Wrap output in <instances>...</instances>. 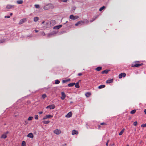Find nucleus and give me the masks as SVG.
Listing matches in <instances>:
<instances>
[{"instance_id":"obj_1","label":"nucleus","mask_w":146,"mask_h":146,"mask_svg":"<svg viewBox=\"0 0 146 146\" xmlns=\"http://www.w3.org/2000/svg\"><path fill=\"white\" fill-rule=\"evenodd\" d=\"M143 65V63L140 61H135L133 62L131 65L132 67H138Z\"/></svg>"},{"instance_id":"obj_2","label":"nucleus","mask_w":146,"mask_h":146,"mask_svg":"<svg viewBox=\"0 0 146 146\" xmlns=\"http://www.w3.org/2000/svg\"><path fill=\"white\" fill-rule=\"evenodd\" d=\"M54 7V6L52 4L49 3L45 6L43 8L45 10H47L50 9H52Z\"/></svg>"},{"instance_id":"obj_3","label":"nucleus","mask_w":146,"mask_h":146,"mask_svg":"<svg viewBox=\"0 0 146 146\" xmlns=\"http://www.w3.org/2000/svg\"><path fill=\"white\" fill-rule=\"evenodd\" d=\"M54 133L57 135H58L61 133V131L58 129H56L54 131Z\"/></svg>"},{"instance_id":"obj_4","label":"nucleus","mask_w":146,"mask_h":146,"mask_svg":"<svg viewBox=\"0 0 146 146\" xmlns=\"http://www.w3.org/2000/svg\"><path fill=\"white\" fill-rule=\"evenodd\" d=\"M53 117V115H46L43 117V119L44 120L48 118H51Z\"/></svg>"},{"instance_id":"obj_5","label":"nucleus","mask_w":146,"mask_h":146,"mask_svg":"<svg viewBox=\"0 0 146 146\" xmlns=\"http://www.w3.org/2000/svg\"><path fill=\"white\" fill-rule=\"evenodd\" d=\"M79 18L78 16H74L73 15H71L70 16V19L72 20H75Z\"/></svg>"},{"instance_id":"obj_6","label":"nucleus","mask_w":146,"mask_h":146,"mask_svg":"<svg viewBox=\"0 0 146 146\" xmlns=\"http://www.w3.org/2000/svg\"><path fill=\"white\" fill-rule=\"evenodd\" d=\"M27 19L26 18H23L21 20L19 23V25H21L27 21Z\"/></svg>"},{"instance_id":"obj_7","label":"nucleus","mask_w":146,"mask_h":146,"mask_svg":"<svg viewBox=\"0 0 146 146\" xmlns=\"http://www.w3.org/2000/svg\"><path fill=\"white\" fill-rule=\"evenodd\" d=\"M62 96L61 97V99L62 100H64L66 97V95L64 92H62L61 93Z\"/></svg>"},{"instance_id":"obj_8","label":"nucleus","mask_w":146,"mask_h":146,"mask_svg":"<svg viewBox=\"0 0 146 146\" xmlns=\"http://www.w3.org/2000/svg\"><path fill=\"white\" fill-rule=\"evenodd\" d=\"M55 108V106L54 104H52L46 107V108L48 109L49 108L51 109H53Z\"/></svg>"},{"instance_id":"obj_9","label":"nucleus","mask_w":146,"mask_h":146,"mask_svg":"<svg viewBox=\"0 0 146 146\" xmlns=\"http://www.w3.org/2000/svg\"><path fill=\"white\" fill-rule=\"evenodd\" d=\"M126 74L125 73H122L119 74V78H121L123 77H124L126 76Z\"/></svg>"},{"instance_id":"obj_10","label":"nucleus","mask_w":146,"mask_h":146,"mask_svg":"<svg viewBox=\"0 0 146 146\" xmlns=\"http://www.w3.org/2000/svg\"><path fill=\"white\" fill-rule=\"evenodd\" d=\"M72 112L70 111L66 115V117H71L72 115Z\"/></svg>"},{"instance_id":"obj_11","label":"nucleus","mask_w":146,"mask_h":146,"mask_svg":"<svg viewBox=\"0 0 146 146\" xmlns=\"http://www.w3.org/2000/svg\"><path fill=\"white\" fill-rule=\"evenodd\" d=\"M55 21L54 20H51L49 21L50 26H53L55 23Z\"/></svg>"},{"instance_id":"obj_12","label":"nucleus","mask_w":146,"mask_h":146,"mask_svg":"<svg viewBox=\"0 0 146 146\" xmlns=\"http://www.w3.org/2000/svg\"><path fill=\"white\" fill-rule=\"evenodd\" d=\"M8 133V132H6V133H5V134H3L2 135H1V138H4V139H5L7 137V134Z\"/></svg>"},{"instance_id":"obj_13","label":"nucleus","mask_w":146,"mask_h":146,"mask_svg":"<svg viewBox=\"0 0 146 146\" xmlns=\"http://www.w3.org/2000/svg\"><path fill=\"white\" fill-rule=\"evenodd\" d=\"M14 7V6L13 5H7L6 7V8L7 9H11L13 8Z\"/></svg>"},{"instance_id":"obj_14","label":"nucleus","mask_w":146,"mask_h":146,"mask_svg":"<svg viewBox=\"0 0 146 146\" xmlns=\"http://www.w3.org/2000/svg\"><path fill=\"white\" fill-rule=\"evenodd\" d=\"M78 132L75 130H73L72 131V134L73 135H75V134H78Z\"/></svg>"},{"instance_id":"obj_15","label":"nucleus","mask_w":146,"mask_h":146,"mask_svg":"<svg viewBox=\"0 0 146 146\" xmlns=\"http://www.w3.org/2000/svg\"><path fill=\"white\" fill-rule=\"evenodd\" d=\"M28 137L33 138L34 137V135L32 133H30L28 134L27 136Z\"/></svg>"},{"instance_id":"obj_16","label":"nucleus","mask_w":146,"mask_h":146,"mask_svg":"<svg viewBox=\"0 0 146 146\" xmlns=\"http://www.w3.org/2000/svg\"><path fill=\"white\" fill-rule=\"evenodd\" d=\"M62 25H58L54 27L53 29H58L62 27Z\"/></svg>"},{"instance_id":"obj_17","label":"nucleus","mask_w":146,"mask_h":146,"mask_svg":"<svg viewBox=\"0 0 146 146\" xmlns=\"http://www.w3.org/2000/svg\"><path fill=\"white\" fill-rule=\"evenodd\" d=\"M113 79H109L108 80L106 81V82L107 84H110V83L112 82H113Z\"/></svg>"},{"instance_id":"obj_18","label":"nucleus","mask_w":146,"mask_h":146,"mask_svg":"<svg viewBox=\"0 0 146 146\" xmlns=\"http://www.w3.org/2000/svg\"><path fill=\"white\" fill-rule=\"evenodd\" d=\"M91 95V93L90 92H88L85 94V96L87 97H89Z\"/></svg>"},{"instance_id":"obj_19","label":"nucleus","mask_w":146,"mask_h":146,"mask_svg":"<svg viewBox=\"0 0 146 146\" xmlns=\"http://www.w3.org/2000/svg\"><path fill=\"white\" fill-rule=\"evenodd\" d=\"M109 71V70H106L104 71H102V74H107Z\"/></svg>"},{"instance_id":"obj_20","label":"nucleus","mask_w":146,"mask_h":146,"mask_svg":"<svg viewBox=\"0 0 146 146\" xmlns=\"http://www.w3.org/2000/svg\"><path fill=\"white\" fill-rule=\"evenodd\" d=\"M102 69V67H98L96 68V70L98 71H99L101 70Z\"/></svg>"},{"instance_id":"obj_21","label":"nucleus","mask_w":146,"mask_h":146,"mask_svg":"<svg viewBox=\"0 0 146 146\" xmlns=\"http://www.w3.org/2000/svg\"><path fill=\"white\" fill-rule=\"evenodd\" d=\"M42 123L44 124H46L49 123L50 121H49L44 120L42 121Z\"/></svg>"},{"instance_id":"obj_22","label":"nucleus","mask_w":146,"mask_h":146,"mask_svg":"<svg viewBox=\"0 0 146 146\" xmlns=\"http://www.w3.org/2000/svg\"><path fill=\"white\" fill-rule=\"evenodd\" d=\"M75 84V83H72L69 84H68V86L69 87H72L74 86Z\"/></svg>"},{"instance_id":"obj_23","label":"nucleus","mask_w":146,"mask_h":146,"mask_svg":"<svg viewBox=\"0 0 146 146\" xmlns=\"http://www.w3.org/2000/svg\"><path fill=\"white\" fill-rule=\"evenodd\" d=\"M23 3V1L22 0H18L17 1V3L18 4H22Z\"/></svg>"},{"instance_id":"obj_24","label":"nucleus","mask_w":146,"mask_h":146,"mask_svg":"<svg viewBox=\"0 0 146 146\" xmlns=\"http://www.w3.org/2000/svg\"><path fill=\"white\" fill-rule=\"evenodd\" d=\"M105 87V86L104 85H102L100 86H98V88L99 89H100L102 88H104Z\"/></svg>"},{"instance_id":"obj_25","label":"nucleus","mask_w":146,"mask_h":146,"mask_svg":"<svg viewBox=\"0 0 146 146\" xmlns=\"http://www.w3.org/2000/svg\"><path fill=\"white\" fill-rule=\"evenodd\" d=\"M70 79H68L66 80H63L62 81V82L63 83H66L70 81Z\"/></svg>"},{"instance_id":"obj_26","label":"nucleus","mask_w":146,"mask_h":146,"mask_svg":"<svg viewBox=\"0 0 146 146\" xmlns=\"http://www.w3.org/2000/svg\"><path fill=\"white\" fill-rule=\"evenodd\" d=\"M125 130V129L123 128L122 129V130L120 131V132L119 133V135H121L123 133Z\"/></svg>"},{"instance_id":"obj_27","label":"nucleus","mask_w":146,"mask_h":146,"mask_svg":"<svg viewBox=\"0 0 146 146\" xmlns=\"http://www.w3.org/2000/svg\"><path fill=\"white\" fill-rule=\"evenodd\" d=\"M75 86L77 88H80V86L78 82H77L76 84H75Z\"/></svg>"},{"instance_id":"obj_28","label":"nucleus","mask_w":146,"mask_h":146,"mask_svg":"<svg viewBox=\"0 0 146 146\" xmlns=\"http://www.w3.org/2000/svg\"><path fill=\"white\" fill-rule=\"evenodd\" d=\"M81 23H83V22L82 21H79L77 23H76L75 24V25L76 26H77L79 25H80V24H81Z\"/></svg>"},{"instance_id":"obj_29","label":"nucleus","mask_w":146,"mask_h":146,"mask_svg":"<svg viewBox=\"0 0 146 146\" xmlns=\"http://www.w3.org/2000/svg\"><path fill=\"white\" fill-rule=\"evenodd\" d=\"M21 146H26V142L25 141H23L22 142V144H21Z\"/></svg>"},{"instance_id":"obj_30","label":"nucleus","mask_w":146,"mask_h":146,"mask_svg":"<svg viewBox=\"0 0 146 146\" xmlns=\"http://www.w3.org/2000/svg\"><path fill=\"white\" fill-rule=\"evenodd\" d=\"M38 20V17H36L34 18V21L35 22L37 21Z\"/></svg>"},{"instance_id":"obj_31","label":"nucleus","mask_w":146,"mask_h":146,"mask_svg":"<svg viewBox=\"0 0 146 146\" xmlns=\"http://www.w3.org/2000/svg\"><path fill=\"white\" fill-rule=\"evenodd\" d=\"M136 111V110H133L130 112V113L131 114H133L135 113Z\"/></svg>"},{"instance_id":"obj_32","label":"nucleus","mask_w":146,"mask_h":146,"mask_svg":"<svg viewBox=\"0 0 146 146\" xmlns=\"http://www.w3.org/2000/svg\"><path fill=\"white\" fill-rule=\"evenodd\" d=\"M105 7L104 6H103L100 8V9H99V11H102V10H103L104 9H105Z\"/></svg>"},{"instance_id":"obj_33","label":"nucleus","mask_w":146,"mask_h":146,"mask_svg":"<svg viewBox=\"0 0 146 146\" xmlns=\"http://www.w3.org/2000/svg\"><path fill=\"white\" fill-rule=\"evenodd\" d=\"M60 83V81L58 80H56L55 81V84H59Z\"/></svg>"},{"instance_id":"obj_34","label":"nucleus","mask_w":146,"mask_h":146,"mask_svg":"<svg viewBox=\"0 0 146 146\" xmlns=\"http://www.w3.org/2000/svg\"><path fill=\"white\" fill-rule=\"evenodd\" d=\"M33 117H32V116L29 117L28 118V120L29 121H31L33 119Z\"/></svg>"},{"instance_id":"obj_35","label":"nucleus","mask_w":146,"mask_h":146,"mask_svg":"<svg viewBox=\"0 0 146 146\" xmlns=\"http://www.w3.org/2000/svg\"><path fill=\"white\" fill-rule=\"evenodd\" d=\"M46 97V94H44L42 95V97L44 99Z\"/></svg>"},{"instance_id":"obj_36","label":"nucleus","mask_w":146,"mask_h":146,"mask_svg":"<svg viewBox=\"0 0 146 146\" xmlns=\"http://www.w3.org/2000/svg\"><path fill=\"white\" fill-rule=\"evenodd\" d=\"M35 6L36 8H39L40 7V6L38 5H35Z\"/></svg>"},{"instance_id":"obj_37","label":"nucleus","mask_w":146,"mask_h":146,"mask_svg":"<svg viewBox=\"0 0 146 146\" xmlns=\"http://www.w3.org/2000/svg\"><path fill=\"white\" fill-rule=\"evenodd\" d=\"M137 124V121H135L133 122V125L135 126H136Z\"/></svg>"},{"instance_id":"obj_38","label":"nucleus","mask_w":146,"mask_h":146,"mask_svg":"<svg viewBox=\"0 0 146 146\" xmlns=\"http://www.w3.org/2000/svg\"><path fill=\"white\" fill-rule=\"evenodd\" d=\"M35 118L36 119H38V115H35Z\"/></svg>"},{"instance_id":"obj_39","label":"nucleus","mask_w":146,"mask_h":146,"mask_svg":"<svg viewBox=\"0 0 146 146\" xmlns=\"http://www.w3.org/2000/svg\"><path fill=\"white\" fill-rule=\"evenodd\" d=\"M141 127H146V123L145 124L142 125H141Z\"/></svg>"},{"instance_id":"obj_40","label":"nucleus","mask_w":146,"mask_h":146,"mask_svg":"<svg viewBox=\"0 0 146 146\" xmlns=\"http://www.w3.org/2000/svg\"><path fill=\"white\" fill-rule=\"evenodd\" d=\"M28 123V122L27 121H25L24 125H27Z\"/></svg>"},{"instance_id":"obj_41","label":"nucleus","mask_w":146,"mask_h":146,"mask_svg":"<svg viewBox=\"0 0 146 146\" xmlns=\"http://www.w3.org/2000/svg\"><path fill=\"white\" fill-rule=\"evenodd\" d=\"M100 125H106V124L105 123H100Z\"/></svg>"},{"instance_id":"obj_42","label":"nucleus","mask_w":146,"mask_h":146,"mask_svg":"<svg viewBox=\"0 0 146 146\" xmlns=\"http://www.w3.org/2000/svg\"><path fill=\"white\" fill-rule=\"evenodd\" d=\"M5 18H10V17L9 16H5Z\"/></svg>"},{"instance_id":"obj_43","label":"nucleus","mask_w":146,"mask_h":146,"mask_svg":"<svg viewBox=\"0 0 146 146\" xmlns=\"http://www.w3.org/2000/svg\"><path fill=\"white\" fill-rule=\"evenodd\" d=\"M61 1L64 2H66L67 1V0H61Z\"/></svg>"},{"instance_id":"obj_44","label":"nucleus","mask_w":146,"mask_h":146,"mask_svg":"<svg viewBox=\"0 0 146 146\" xmlns=\"http://www.w3.org/2000/svg\"><path fill=\"white\" fill-rule=\"evenodd\" d=\"M82 74L81 73H78V75L79 76H82Z\"/></svg>"},{"instance_id":"obj_45","label":"nucleus","mask_w":146,"mask_h":146,"mask_svg":"<svg viewBox=\"0 0 146 146\" xmlns=\"http://www.w3.org/2000/svg\"><path fill=\"white\" fill-rule=\"evenodd\" d=\"M43 113V111H40L39 112H38V113L39 114H41L42 113Z\"/></svg>"},{"instance_id":"obj_46","label":"nucleus","mask_w":146,"mask_h":146,"mask_svg":"<svg viewBox=\"0 0 146 146\" xmlns=\"http://www.w3.org/2000/svg\"><path fill=\"white\" fill-rule=\"evenodd\" d=\"M144 112L145 114H146V109H145L144 111Z\"/></svg>"},{"instance_id":"obj_47","label":"nucleus","mask_w":146,"mask_h":146,"mask_svg":"<svg viewBox=\"0 0 146 146\" xmlns=\"http://www.w3.org/2000/svg\"><path fill=\"white\" fill-rule=\"evenodd\" d=\"M35 31L36 33H37L38 32V31L36 30H35Z\"/></svg>"},{"instance_id":"obj_48","label":"nucleus","mask_w":146,"mask_h":146,"mask_svg":"<svg viewBox=\"0 0 146 146\" xmlns=\"http://www.w3.org/2000/svg\"><path fill=\"white\" fill-rule=\"evenodd\" d=\"M106 146H108V143H106Z\"/></svg>"},{"instance_id":"obj_49","label":"nucleus","mask_w":146,"mask_h":146,"mask_svg":"<svg viewBox=\"0 0 146 146\" xmlns=\"http://www.w3.org/2000/svg\"><path fill=\"white\" fill-rule=\"evenodd\" d=\"M10 15L11 16L12 15H13V13H10Z\"/></svg>"},{"instance_id":"obj_50","label":"nucleus","mask_w":146,"mask_h":146,"mask_svg":"<svg viewBox=\"0 0 146 146\" xmlns=\"http://www.w3.org/2000/svg\"><path fill=\"white\" fill-rule=\"evenodd\" d=\"M109 141H110L109 140H108L107 141V143H109Z\"/></svg>"},{"instance_id":"obj_51","label":"nucleus","mask_w":146,"mask_h":146,"mask_svg":"<svg viewBox=\"0 0 146 146\" xmlns=\"http://www.w3.org/2000/svg\"><path fill=\"white\" fill-rule=\"evenodd\" d=\"M44 22H44V21H43V22H42V24H44Z\"/></svg>"},{"instance_id":"obj_52","label":"nucleus","mask_w":146,"mask_h":146,"mask_svg":"<svg viewBox=\"0 0 146 146\" xmlns=\"http://www.w3.org/2000/svg\"><path fill=\"white\" fill-rule=\"evenodd\" d=\"M127 146H129V145L128 144L127 145Z\"/></svg>"}]
</instances>
